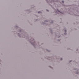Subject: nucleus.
<instances>
[{
  "label": "nucleus",
  "mask_w": 79,
  "mask_h": 79,
  "mask_svg": "<svg viewBox=\"0 0 79 79\" xmlns=\"http://www.w3.org/2000/svg\"><path fill=\"white\" fill-rule=\"evenodd\" d=\"M57 11H59V12H60V11L59 10H57Z\"/></svg>",
  "instance_id": "nucleus-1"
},
{
  "label": "nucleus",
  "mask_w": 79,
  "mask_h": 79,
  "mask_svg": "<svg viewBox=\"0 0 79 79\" xmlns=\"http://www.w3.org/2000/svg\"><path fill=\"white\" fill-rule=\"evenodd\" d=\"M39 13H40V11H39L38 12Z\"/></svg>",
  "instance_id": "nucleus-2"
},
{
  "label": "nucleus",
  "mask_w": 79,
  "mask_h": 79,
  "mask_svg": "<svg viewBox=\"0 0 79 79\" xmlns=\"http://www.w3.org/2000/svg\"><path fill=\"white\" fill-rule=\"evenodd\" d=\"M62 2L63 3H64V2L63 1H62Z\"/></svg>",
  "instance_id": "nucleus-3"
},
{
  "label": "nucleus",
  "mask_w": 79,
  "mask_h": 79,
  "mask_svg": "<svg viewBox=\"0 0 79 79\" xmlns=\"http://www.w3.org/2000/svg\"><path fill=\"white\" fill-rule=\"evenodd\" d=\"M66 33H64V35H66Z\"/></svg>",
  "instance_id": "nucleus-4"
},
{
  "label": "nucleus",
  "mask_w": 79,
  "mask_h": 79,
  "mask_svg": "<svg viewBox=\"0 0 79 79\" xmlns=\"http://www.w3.org/2000/svg\"><path fill=\"white\" fill-rule=\"evenodd\" d=\"M60 60H62V59H60Z\"/></svg>",
  "instance_id": "nucleus-5"
},
{
  "label": "nucleus",
  "mask_w": 79,
  "mask_h": 79,
  "mask_svg": "<svg viewBox=\"0 0 79 79\" xmlns=\"http://www.w3.org/2000/svg\"><path fill=\"white\" fill-rule=\"evenodd\" d=\"M55 12L56 13V12H57V11H56V12Z\"/></svg>",
  "instance_id": "nucleus-6"
},
{
  "label": "nucleus",
  "mask_w": 79,
  "mask_h": 79,
  "mask_svg": "<svg viewBox=\"0 0 79 79\" xmlns=\"http://www.w3.org/2000/svg\"><path fill=\"white\" fill-rule=\"evenodd\" d=\"M65 32H66V30H65Z\"/></svg>",
  "instance_id": "nucleus-7"
}]
</instances>
